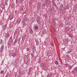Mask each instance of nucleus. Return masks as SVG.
Instances as JSON below:
<instances>
[{
  "label": "nucleus",
  "mask_w": 77,
  "mask_h": 77,
  "mask_svg": "<svg viewBox=\"0 0 77 77\" xmlns=\"http://www.w3.org/2000/svg\"><path fill=\"white\" fill-rule=\"evenodd\" d=\"M2 9L3 10L4 9V8H2Z\"/></svg>",
  "instance_id": "60"
},
{
  "label": "nucleus",
  "mask_w": 77,
  "mask_h": 77,
  "mask_svg": "<svg viewBox=\"0 0 77 77\" xmlns=\"http://www.w3.org/2000/svg\"><path fill=\"white\" fill-rule=\"evenodd\" d=\"M3 48H4V45H1V47L0 48V52L1 53L3 52Z\"/></svg>",
  "instance_id": "4"
},
{
  "label": "nucleus",
  "mask_w": 77,
  "mask_h": 77,
  "mask_svg": "<svg viewBox=\"0 0 77 77\" xmlns=\"http://www.w3.org/2000/svg\"><path fill=\"white\" fill-rule=\"evenodd\" d=\"M14 16H12V15H10L9 17V20L11 21V20H12V19L14 18Z\"/></svg>",
  "instance_id": "5"
},
{
  "label": "nucleus",
  "mask_w": 77,
  "mask_h": 77,
  "mask_svg": "<svg viewBox=\"0 0 77 77\" xmlns=\"http://www.w3.org/2000/svg\"><path fill=\"white\" fill-rule=\"evenodd\" d=\"M74 12H77V5H75L74 8H73Z\"/></svg>",
  "instance_id": "6"
},
{
  "label": "nucleus",
  "mask_w": 77,
  "mask_h": 77,
  "mask_svg": "<svg viewBox=\"0 0 77 77\" xmlns=\"http://www.w3.org/2000/svg\"><path fill=\"white\" fill-rule=\"evenodd\" d=\"M41 4H40V3H39L38 4V6H37V7L38 8H41Z\"/></svg>",
  "instance_id": "21"
},
{
  "label": "nucleus",
  "mask_w": 77,
  "mask_h": 77,
  "mask_svg": "<svg viewBox=\"0 0 77 77\" xmlns=\"http://www.w3.org/2000/svg\"><path fill=\"white\" fill-rule=\"evenodd\" d=\"M15 39V38H14V39H13V40H14V39Z\"/></svg>",
  "instance_id": "62"
},
{
  "label": "nucleus",
  "mask_w": 77,
  "mask_h": 77,
  "mask_svg": "<svg viewBox=\"0 0 77 77\" xmlns=\"http://www.w3.org/2000/svg\"><path fill=\"white\" fill-rule=\"evenodd\" d=\"M66 8H64V10H66Z\"/></svg>",
  "instance_id": "61"
},
{
  "label": "nucleus",
  "mask_w": 77,
  "mask_h": 77,
  "mask_svg": "<svg viewBox=\"0 0 77 77\" xmlns=\"http://www.w3.org/2000/svg\"><path fill=\"white\" fill-rule=\"evenodd\" d=\"M66 9H68L69 8V5L66 6Z\"/></svg>",
  "instance_id": "30"
},
{
  "label": "nucleus",
  "mask_w": 77,
  "mask_h": 77,
  "mask_svg": "<svg viewBox=\"0 0 77 77\" xmlns=\"http://www.w3.org/2000/svg\"><path fill=\"white\" fill-rule=\"evenodd\" d=\"M72 66H70L69 67V69H71V68H72Z\"/></svg>",
  "instance_id": "47"
},
{
  "label": "nucleus",
  "mask_w": 77,
  "mask_h": 77,
  "mask_svg": "<svg viewBox=\"0 0 77 77\" xmlns=\"http://www.w3.org/2000/svg\"><path fill=\"white\" fill-rule=\"evenodd\" d=\"M60 8L61 9H62L63 8V6L61 5L60 7Z\"/></svg>",
  "instance_id": "46"
},
{
  "label": "nucleus",
  "mask_w": 77,
  "mask_h": 77,
  "mask_svg": "<svg viewBox=\"0 0 77 77\" xmlns=\"http://www.w3.org/2000/svg\"><path fill=\"white\" fill-rule=\"evenodd\" d=\"M13 40H14L13 39L12 37V36L9 39V41L11 42H14Z\"/></svg>",
  "instance_id": "7"
},
{
  "label": "nucleus",
  "mask_w": 77,
  "mask_h": 77,
  "mask_svg": "<svg viewBox=\"0 0 77 77\" xmlns=\"http://www.w3.org/2000/svg\"><path fill=\"white\" fill-rule=\"evenodd\" d=\"M46 41H45V42H44V44H45V45H46Z\"/></svg>",
  "instance_id": "52"
},
{
  "label": "nucleus",
  "mask_w": 77,
  "mask_h": 77,
  "mask_svg": "<svg viewBox=\"0 0 77 77\" xmlns=\"http://www.w3.org/2000/svg\"><path fill=\"white\" fill-rule=\"evenodd\" d=\"M41 62H42V60L41 59H39L38 62V63H41Z\"/></svg>",
  "instance_id": "24"
},
{
  "label": "nucleus",
  "mask_w": 77,
  "mask_h": 77,
  "mask_svg": "<svg viewBox=\"0 0 77 77\" xmlns=\"http://www.w3.org/2000/svg\"><path fill=\"white\" fill-rule=\"evenodd\" d=\"M35 42H36L37 45H39V42L38 40H35Z\"/></svg>",
  "instance_id": "14"
},
{
  "label": "nucleus",
  "mask_w": 77,
  "mask_h": 77,
  "mask_svg": "<svg viewBox=\"0 0 77 77\" xmlns=\"http://www.w3.org/2000/svg\"><path fill=\"white\" fill-rule=\"evenodd\" d=\"M32 53H33V54H34V53H35V51H32Z\"/></svg>",
  "instance_id": "54"
},
{
  "label": "nucleus",
  "mask_w": 77,
  "mask_h": 77,
  "mask_svg": "<svg viewBox=\"0 0 77 77\" xmlns=\"http://www.w3.org/2000/svg\"><path fill=\"white\" fill-rule=\"evenodd\" d=\"M66 58L67 59H68L69 60L70 59V58L69 57H67Z\"/></svg>",
  "instance_id": "50"
},
{
  "label": "nucleus",
  "mask_w": 77,
  "mask_h": 77,
  "mask_svg": "<svg viewBox=\"0 0 77 77\" xmlns=\"http://www.w3.org/2000/svg\"><path fill=\"white\" fill-rule=\"evenodd\" d=\"M6 38H9V36H10V34L9 33H7L6 35Z\"/></svg>",
  "instance_id": "8"
},
{
  "label": "nucleus",
  "mask_w": 77,
  "mask_h": 77,
  "mask_svg": "<svg viewBox=\"0 0 77 77\" xmlns=\"http://www.w3.org/2000/svg\"><path fill=\"white\" fill-rule=\"evenodd\" d=\"M24 60L26 63L27 64V62H28V60H28V57H27L26 55H25L24 57Z\"/></svg>",
  "instance_id": "1"
},
{
  "label": "nucleus",
  "mask_w": 77,
  "mask_h": 77,
  "mask_svg": "<svg viewBox=\"0 0 77 77\" xmlns=\"http://www.w3.org/2000/svg\"><path fill=\"white\" fill-rule=\"evenodd\" d=\"M19 1L18 0H16V3H18Z\"/></svg>",
  "instance_id": "41"
},
{
  "label": "nucleus",
  "mask_w": 77,
  "mask_h": 77,
  "mask_svg": "<svg viewBox=\"0 0 77 77\" xmlns=\"http://www.w3.org/2000/svg\"><path fill=\"white\" fill-rule=\"evenodd\" d=\"M50 45H51V46H52V47H53L54 46V44H53V43H51Z\"/></svg>",
  "instance_id": "32"
},
{
  "label": "nucleus",
  "mask_w": 77,
  "mask_h": 77,
  "mask_svg": "<svg viewBox=\"0 0 77 77\" xmlns=\"http://www.w3.org/2000/svg\"><path fill=\"white\" fill-rule=\"evenodd\" d=\"M23 25H24V24H25V22H23Z\"/></svg>",
  "instance_id": "55"
},
{
  "label": "nucleus",
  "mask_w": 77,
  "mask_h": 77,
  "mask_svg": "<svg viewBox=\"0 0 77 77\" xmlns=\"http://www.w3.org/2000/svg\"><path fill=\"white\" fill-rule=\"evenodd\" d=\"M2 44H3V40H2V39H1L0 42V44H1L2 45Z\"/></svg>",
  "instance_id": "27"
},
{
  "label": "nucleus",
  "mask_w": 77,
  "mask_h": 77,
  "mask_svg": "<svg viewBox=\"0 0 77 77\" xmlns=\"http://www.w3.org/2000/svg\"><path fill=\"white\" fill-rule=\"evenodd\" d=\"M23 8H20V10L21 11H23Z\"/></svg>",
  "instance_id": "51"
},
{
  "label": "nucleus",
  "mask_w": 77,
  "mask_h": 77,
  "mask_svg": "<svg viewBox=\"0 0 77 77\" xmlns=\"http://www.w3.org/2000/svg\"><path fill=\"white\" fill-rule=\"evenodd\" d=\"M66 30L67 31H68V30H69V27H66Z\"/></svg>",
  "instance_id": "29"
},
{
  "label": "nucleus",
  "mask_w": 77,
  "mask_h": 77,
  "mask_svg": "<svg viewBox=\"0 0 77 77\" xmlns=\"http://www.w3.org/2000/svg\"><path fill=\"white\" fill-rule=\"evenodd\" d=\"M22 8H24V5H22Z\"/></svg>",
  "instance_id": "57"
},
{
  "label": "nucleus",
  "mask_w": 77,
  "mask_h": 77,
  "mask_svg": "<svg viewBox=\"0 0 77 77\" xmlns=\"http://www.w3.org/2000/svg\"><path fill=\"white\" fill-rule=\"evenodd\" d=\"M55 64L57 65H58V62H57V61L56 60L55 62Z\"/></svg>",
  "instance_id": "26"
},
{
  "label": "nucleus",
  "mask_w": 77,
  "mask_h": 77,
  "mask_svg": "<svg viewBox=\"0 0 77 77\" xmlns=\"http://www.w3.org/2000/svg\"><path fill=\"white\" fill-rule=\"evenodd\" d=\"M76 22H77V20H76Z\"/></svg>",
  "instance_id": "64"
},
{
  "label": "nucleus",
  "mask_w": 77,
  "mask_h": 77,
  "mask_svg": "<svg viewBox=\"0 0 77 77\" xmlns=\"http://www.w3.org/2000/svg\"><path fill=\"white\" fill-rule=\"evenodd\" d=\"M29 32L31 33H33V31L32 28L30 29Z\"/></svg>",
  "instance_id": "15"
},
{
  "label": "nucleus",
  "mask_w": 77,
  "mask_h": 77,
  "mask_svg": "<svg viewBox=\"0 0 77 77\" xmlns=\"http://www.w3.org/2000/svg\"><path fill=\"white\" fill-rule=\"evenodd\" d=\"M35 30H37V29H38V26H35Z\"/></svg>",
  "instance_id": "31"
},
{
  "label": "nucleus",
  "mask_w": 77,
  "mask_h": 77,
  "mask_svg": "<svg viewBox=\"0 0 77 77\" xmlns=\"http://www.w3.org/2000/svg\"><path fill=\"white\" fill-rule=\"evenodd\" d=\"M67 35H69V36H72V34H68Z\"/></svg>",
  "instance_id": "44"
},
{
  "label": "nucleus",
  "mask_w": 77,
  "mask_h": 77,
  "mask_svg": "<svg viewBox=\"0 0 77 77\" xmlns=\"http://www.w3.org/2000/svg\"><path fill=\"white\" fill-rule=\"evenodd\" d=\"M32 67H30L29 69V71L32 72Z\"/></svg>",
  "instance_id": "25"
},
{
  "label": "nucleus",
  "mask_w": 77,
  "mask_h": 77,
  "mask_svg": "<svg viewBox=\"0 0 77 77\" xmlns=\"http://www.w3.org/2000/svg\"><path fill=\"white\" fill-rule=\"evenodd\" d=\"M72 72L73 74H75V73H77V67H76L75 68H74L72 70Z\"/></svg>",
  "instance_id": "3"
},
{
  "label": "nucleus",
  "mask_w": 77,
  "mask_h": 77,
  "mask_svg": "<svg viewBox=\"0 0 77 77\" xmlns=\"http://www.w3.org/2000/svg\"><path fill=\"white\" fill-rule=\"evenodd\" d=\"M58 67L60 68H61L62 67V63H60V65Z\"/></svg>",
  "instance_id": "18"
},
{
  "label": "nucleus",
  "mask_w": 77,
  "mask_h": 77,
  "mask_svg": "<svg viewBox=\"0 0 77 77\" xmlns=\"http://www.w3.org/2000/svg\"><path fill=\"white\" fill-rule=\"evenodd\" d=\"M45 18H46V17L45 16Z\"/></svg>",
  "instance_id": "63"
},
{
  "label": "nucleus",
  "mask_w": 77,
  "mask_h": 77,
  "mask_svg": "<svg viewBox=\"0 0 77 77\" xmlns=\"http://www.w3.org/2000/svg\"><path fill=\"white\" fill-rule=\"evenodd\" d=\"M20 22H21V20H18L16 21V22L17 24H20Z\"/></svg>",
  "instance_id": "16"
},
{
  "label": "nucleus",
  "mask_w": 77,
  "mask_h": 77,
  "mask_svg": "<svg viewBox=\"0 0 77 77\" xmlns=\"http://www.w3.org/2000/svg\"><path fill=\"white\" fill-rule=\"evenodd\" d=\"M46 66L45 64L44 63H42L41 64V66H42V67L43 68H44L45 67V66Z\"/></svg>",
  "instance_id": "9"
},
{
  "label": "nucleus",
  "mask_w": 77,
  "mask_h": 77,
  "mask_svg": "<svg viewBox=\"0 0 77 77\" xmlns=\"http://www.w3.org/2000/svg\"><path fill=\"white\" fill-rule=\"evenodd\" d=\"M5 27H7V25H6V24H5Z\"/></svg>",
  "instance_id": "56"
},
{
  "label": "nucleus",
  "mask_w": 77,
  "mask_h": 77,
  "mask_svg": "<svg viewBox=\"0 0 77 77\" xmlns=\"http://www.w3.org/2000/svg\"><path fill=\"white\" fill-rule=\"evenodd\" d=\"M66 58H67V57H69V56H68V55H66Z\"/></svg>",
  "instance_id": "49"
},
{
  "label": "nucleus",
  "mask_w": 77,
  "mask_h": 77,
  "mask_svg": "<svg viewBox=\"0 0 77 77\" xmlns=\"http://www.w3.org/2000/svg\"><path fill=\"white\" fill-rule=\"evenodd\" d=\"M37 23H38V24H39V21H38V20H37Z\"/></svg>",
  "instance_id": "58"
},
{
  "label": "nucleus",
  "mask_w": 77,
  "mask_h": 77,
  "mask_svg": "<svg viewBox=\"0 0 77 77\" xmlns=\"http://www.w3.org/2000/svg\"><path fill=\"white\" fill-rule=\"evenodd\" d=\"M16 55H17V54L16 53H13L12 54V56H13V57H15L16 56Z\"/></svg>",
  "instance_id": "10"
},
{
  "label": "nucleus",
  "mask_w": 77,
  "mask_h": 77,
  "mask_svg": "<svg viewBox=\"0 0 77 77\" xmlns=\"http://www.w3.org/2000/svg\"><path fill=\"white\" fill-rule=\"evenodd\" d=\"M52 75V74L51 73H48L47 75V77H50Z\"/></svg>",
  "instance_id": "13"
},
{
  "label": "nucleus",
  "mask_w": 77,
  "mask_h": 77,
  "mask_svg": "<svg viewBox=\"0 0 77 77\" xmlns=\"http://www.w3.org/2000/svg\"><path fill=\"white\" fill-rule=\"evenodd\" d=\"M23 21H27V19L26 18V17H24L23 18Z\"/></svg>",
  "instance_id": "17"
},
{
  "label": "nucleus",
  "mask_w": 77,
  "mask_h": 77,
  "mask_svg": "<svg viewBox=\"0 0 77 77\" xmlns=\"http://www.w3.org/2000/svg\"><path fill=\"white\" fill-rule=\"evenodd\" d=\"M31 55L32 57H33L34 56V54H31Z\"/></svg>",
  "instance_id": "38"
},
{
  "label": "nucleus",
  "mask_w": 77,
  "mask_h": 77,
  "mask_svg": "<svg viewBox=\"0 0 77 77\" xmlns=\"http://www.w3.org/2000/svg\"><path fill=\"white\" fill-rule=\"evenodd\" d=\"M19 33V32H18V30L17 29H16L14 31V35H18V34Z\"/></svg>",
  "instance_id": "2"
},
{
  "label": "nucleus",
  "mask_w": 77,
  "mask_h": 77,
  "mask_svg": "<svg viewBox=\"0 0 77 77\" xmlns=\"http://www.w3.org/2000/svg\"><path fill=\"white\" fill-rule=\"evenodd\" d=\"M5 77H10V76L9 75L7 74Z\"/></svg>",
  "instance_id": "34"
},
{
  "label": "nucleus",
  "mask_w": 77,
  "mask_h": 77,
  "mask_svg": "<svg viewBox=\"0 0 77 77\" xmlns=\"http://www.w3.org/2000/svg\"><path fill=\"white\" fill-rule=\"evenodd\" d=\"M63 43H64V44H66V43H67V42H68V41L66 40V39H63Z\"/></svg>",
  "instance_id": "12"
},
{
  "label": "nucleus",
  "mask_w": 77,
  "mask_h": 77,
  "mask_svg": "<svg viewBox=\"0 0 77 77\" xmlns=\"http://www.w3.org/2000/svg\"><path fill=\"white\" fill-rule=\"evenodd\" d=\"M72 50L71 49H70L68 51V53H71V51H72Z\"/></svg>",
  "instance_id": "20"
},
{
  "label": "nucleus",
  "mask_w": 77,
  "mask_h": 77,
  "mask_svg": "<svg viewBox=\"0 0 77 77\" xmlns=\"http://www.w3.org/2000/svg\"><path fill=\"white\" fill-rule=\"evenodd\" d=\"M17 38H15V39L14 42V44H16V43H17Z\"/></svg>",
  "instance_id": "22"
},
{
  "label": "nucleus",
  "mask_w": 77,
  "mask_h": 77,
  "mask_svg": "<svg viewBox=\"0 0 77 77\" xmlns=\"http://www.w3.org/2000/svg\"><path fill=\"white\" fill-rule=\"evenodd\" d=\"M33 3V1L32 0H30L29 2V4L30 5H32Z\"/></svg>",
  "instance_id": "23"
},
{
  "label": "nucleus",
  "mask_w": 77,
  "mask_h": 77,
  "mask_svg": "<svg viewBox=\"0 0 77 77\" xmlns=\"http://www.w3.org/2000/svg\"><path fill=\"white\" fill-rule=\"evenodd\" d=\"M3 72H4V70H2L1 71V74H3Z\"/></svg>",
  "instance_id": "43"
},
{
  "label": "nucleus",
  "mask_w": 77,
  "mask_h": 77,
  "mask_svg": "<svg viewBox=\"0 0 77 77\" xmlns=\"http://www.w3.org/2000/svg\"><path fill=\"white\" fill-rule=\"evenodd\" d=\"M20 39H21V38H19V41H18V43H20Z\"/></svg>",
  "instance_id": "42"
},
{
  "label": "nucleus",
  "mask_w": 77,
  "mask_h": 77,
  "mask_svg": "<svg viewBox=\"0 0 77 77\" xmlns=\"http://www.w3.org/2000/svg\"><path fill=\"white\" fill-rule=\"evenodd\" d=\"M52 5L53 6H56V4H55V2L54 1H52Z\"/></svg>",
  "instance_id": "19"
},
{
  "label": "nucleus",
  "mask_w": 77,
  "mask_h": 77,
  "mask_svg": "<svg viewBox=\"0 0 77 77\" xmlns=\"http://www.w3.org/2000/svg\"><path fill=\"white\" fill-rule=\"evenodd\" d=\"M31 74H32V72L31 71H29L28 74L29 75H31Z\"/></svg>",
  "instance_id": "28"
},
{
  "label": "nucleus",
  "mask_w": 77,
  "mask_h": 77,
  "mask_svg": "<svg viewBox=\"0 0 77 77\" xmlns=\"http://www.w3.org/2000/svg\"><path fill=\"white\" fill-rule=\"evenodd\" d=\"M50 1L48 0H47L45 2L46 4H50Z\"/></svg>",
  "instance_id": "11"
},
{
  "label": "nucleus",
  "mask_w": 77,
  "mask_h": 77,
  "mask_svg": "<svg viewBox=\"0 0 77 77\" xmlns=\"http://www.w3.org/2000/svg\"><path fill=\"white\" fill-rule=\"evenodd\" d=\"M45 3H43L42 4V6H44V7L45 6Z\"/></svg>",
  "instance_id": "45"
},
{
  "label": "nucleus",
  "mask_w": 77,
  "mask_h": 77,
  "mask_svg": "<svg viewBox=\"0 0 77 77\" xmlns=\"http://www.w3.org/2000/svg\"><path fill=\"white\" fill-rule=\"evenodd\" d=\"M26 50H27V51H29V50H30V48H26Z\"/></svg>",
  "instance_id": "35"
},
{
  "label": "nucleus",
  "mask_w": 77,
  "mask_h": 77,
  "mask_svg": "<svg viewBox=\"0 0 77 77\" xmlns=\"http://www.w3.org/2000/svg\"><path fill=\"white\" fill-rule=\"evenodd\" d=\"M14 6H15V5H14V4H12L11 7H12V8H14Z\"/></svg>",
  "instance_id": "36"
},
{
  "label": "nucleus",
  "mask_w": 77,
  "mask_h": 77,
  "mask_svg": "<svg viewBox=\"0 0 77 77\" xmlns=\"http://www.w3.org/2000/svg\"><path fill=\"white\" fill-rule=\"evenodd\" d=\"M44 70H47L46 69H45V68H44Z\"/></svg>",
  "instance_id": "59"
},
{
  "label": "nucleus",
  "mask_w": 77,
  "mask_h": 77,
  "mask_svg": "<svg viewBox=\"0 0 77 77\" xmlns=\"http://www.w3.org/2000/svg\"><path fill=\"white\" fill-rule=\"evenodd\" d=\"M23 1H24V0H20V3H22L23 2Z\"/></svg>",
  "instance_id": "37"
},
{
  "label": "nucleus",
  "mask_w": 77,
  "mask_h": 77,
  "mask_svg": "<svg viewBox=\"0 0 77 77\" xmlns=\"http://www.w3.org/2000/svg\"><path fill=\"white\" fill-rule=\"evenodd\" d=\"M26 14V13H24L23 14V15H24V16H25V15H26V14Z\"/></svg>",
  "instance_id": "53"
},
{
  "label": "nucleus",
  "mask_w": 77,
  "mask_h": 77,
  "mask_svg": "<svg viewBox=\"0 0 77 77\" xmlns=\"http://www.w3.org/2000/svg\"><path fill=\"white\" fill-rule=\"evenodd\" d=\"M20 72H24V71H23V70L21 69L20 71Z\"/></svg>",
  "instance_id": "39"
},
{
  "label": "nucleus",
  "mask_w": 77,
  "mask_h": 77,
  "mask_svg": "<svg viewBox=\"0 0 77 77\" xmlns=\"http://www.w3.org/2000/svg\"><path fill=\"white\" fill-rule=\"evenodd\" d=\"M3 12V10H2V9H0V14H2Z\"/></svg>",
  "instance_id": "40"
},
{
  "label": "nucleus",
  "mask_w": 77,
  "mask_h": 77,
  "mask_svg": "<svg viewBox=\"0 0 77 77\" xmlns=\"http://www.w3.org/2000/svg\"><path fill=\"white\" fill-rule=\"evenodd\" d=\"M8 45H9V46H10V45H11V42H8Z\"/></svg>",
  "instance_id": "33"
},
{
  "label": "nucleus",
  "mask_w": 77,
  "mask_h": 77,
  "mask_svg": "<svg viewBox=\"0 0 77 77\" xmlns=\"http://www.w3.org/2000/svg\"><path fill=\"white\" fill-rule=\"evenodd\" d=\"M17 13H18V11H17V10H16L15 11V14H17Z\"/></svg>",
  "instance_id": "48"
}]
</instances>
